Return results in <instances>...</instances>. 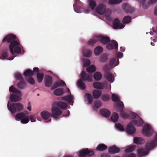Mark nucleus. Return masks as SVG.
I'll list each match as a JSON object with an SVG mask.
<instances>
[{"mask_svg":"<svg viewBox=\"0 0 157 157\" xmlns=\"http://www.w3.org/2000/svg\"><path fill=\"white\" fill-rule=\"evenodd\" d=\"M10 43L9 48L10 53L13 55L15 53L19 54L21 53V48L23 47L20 44L19 40L16 36L13 34H9L3 39L2 43Z\"/></svg>","mask_w":157,"mask_h":157,"instance_id":"1","label":"nucleus"},{"mask_svg":"<svg viewBox=\"0 0 157 157\" xmlns=\"http://www.w3.org/2000/svg\"><path fill=\"white\" fill-rule=\"evenodd\" d=\"M157 145V134L154 137L153 140L148 141L146 144V148H140L137 150L138 155L139 157H141L148 154L150 150Z\"/></svg>","mask_w":157,"mask_h":157,"instance_id":"2","label":"nucleus"},{"mask_svg":"<svg viewBox=\"0 0 157 157\" xmlns=\"http://www.w3.org/2000/svg\"><path fill=\"white\" fill-rule=\"evenodd\" d=\"M80 79L78 80L77 82V85L78 87L82 90H84L86 88V85L83 81H87L89 82L92 81V75L86 73L84 71H83L81 75Z\"/></svg>","mask_w":157,"mask_h":157,"instance_id":"3","label":"nucleus"},{"mask_svg":"<svg viewBox=\"0 0 157 157\" xmlns=\"http://www.w3.org/2000/svg\"><path fill=\"white\" fill-rule=\"evenodd\" d=\"M144 123L142 119L140 118L139 120H134L130 122L127 125L126 131L127 133L129 134H133L135 133L136 129L133 124L137 126H141Z\"/></svg>","mask_w":157,"mask_h":157,"instance_id":"4","label":"nucleus"},{"mask_svg":"<svg viewBox=\"0 0 157 157\" xmlns=\"http://www.w3.org/2000/svg\"><path fill=\"white\" fill-rule=\"evenodd\" d=\"M7 106L8 109L12 113H14L16 111H21L23 109V105L20 103H13L9 105V103L8 102Z\"/></svg>","mask_w":157,"mask_h":157,"instance_id":"5","label":"nucleus"},{"mask_svg":"<svg viewBox=\"0 0 157 157\" xmlns=\"http://www.w3.org/2000/svg\"><path fill=\"white\" fill-rule=\"evenodd\" d=\"M152 132L153 130L149 124L144 125L142 130V133L144 135L149 136L152 135Z\"/></svg>","mask_w":157,"mask_h":157,"instance_id":"6","label":"nucleus"},{"mask_svg":"<svg viewBox=\"0 0 157 157\" xmlns=\"http://www.w3.org/2000/svg\"><path fill=\"white\" fill-rule=\"evenodd\" d=\"M82 3L79 0H75V3L73 5L75 11L77 13H81L80 9L82 7Z\"/></svg>","mask_w":157,"mask_h":157,"instance_id":"7","label":"nucleus"},{"mask_svg":"<svg viewBox=\"0 0 157 157\" xmlns=\"http://www.w3.org/2000/svg\"><path fill=\"white\" fill-rule=\"evenodd\" d=\"M139 2L140 5H141L143 8L144 9H147L151 4L155 3L157 1V0H149L147 3H146V0H138Z\"/></svg>","mask_w":157,"mask_h":157,"instance_id":"8","label":"nucleus"},{"mask_svg":"<svg viewBox=\"0 0 157 157\" xmlns=\"http://www.w3.org/2000/svg\"><path fill=\"white\" fill-rule=\"evenodd\" d=\"M51 111L52 113V116L54 117L56 119L58 118V116L60 115L62 113L60 109L55 106L52 107Z\"/></svg>","mask_w":157,"mask_h":157,"instance_id":"9","label":"nucleus"},{"mask_svg":"<svg viewBox=\"0 0 157 157\" xmlns=\"http://www.w3.org/2000/svg\"><path fill=\"white\" fill-rule=\"evenodd\" d=\"M94 152L93 151L90 150L88 148L83 149L79 151V155L81 157L85 155L90 156L93 155Z\"/></svg>","mask_w":157,"mask_h":157,"instance_id":"10","label":"nucleus"},{"mask_svg":"<svg viewBox=\"0 0 157 157\" xmlns=\"http://www.w3.org/2000/svg\"><path fill=\"white\" fill-rule=\"evenodd\" d=\"M124 26L117 18H115L113 21V27L115 29H123Z\"/></svg>","mask_w":157,"mask_h":157,"instance_id":"11","label":"nucleus"},{"mask_svg":"<svg viewBox=\"0 0 157 157\" xmlns=\"http://www.w3.org/2000/svg\"><path fill=\"white\" fill-rule=\"evenodd\" d=\"M106 6L105 4L101 3L98 5L97 7L96 12L100 15L103 14L105 12Z\"/></svg>","mask_w":157,"mask_h":157,"instance_id":"12","label":"nucleus"},{"mask_svg":"<svg viewBox=\"0 0 157 157\" xmlns=\"http://www.w3.org/2000/svg\"><path fill=\"white\" fill-rule=\"evenodd\" d=\"M118 44L117 42L114 40H112L111 42L106 46V48L109 50L114 49L117 50Z\"/></svg>","mask_w":157,"mask_h":157,"instance_id":"13","label":"nucleus"},{"mask_svg":"<svg viewBox=\"0 0 157 157\" xmlns=\"http://www.w3.org/2000/svg\"><path fill=\"white\" fill-rule=\"evenodd\" d=\"M45 85L46 87H50L52 83V78L49 75H46L45 77Z\"/></svg>","mask_w":157,"mask_h":157,"instance_id":"14","label":"nucleus"},{"mask_svg":"<svg viewBox=\"0 0 157 157\" xmlns=\"http://www.w3.org/2000/svg\"><path fill=\"white\" fill-rule=\"evenodd\" d=\"M97 38L100 40L101 43L103 45L108 44L110 41L109 38L108 36H99Z\"/></svg>","mask_w":157,"mask_h":157,"instance_id":"15","label":"nucleus"},{"mask_svg":"<svg viewBox=\"0 0 157 157\" xmlns=\"http://www.w3.org/2000/svg\"><path fill=\"white\" fill-rule=\"evenodd\" d=\"M120 151V149L115 145L110 147L108 150L109 152L112 154L118 153Z\"/></svg>","mask_w":157,"mask_h":157,"instance_id":"16","label":"nucleus"},{"mask_svg":"<svg viewBox=\"0 0 157 157\" xmlns=\"http://www.w3.org/2000/svg\"><path fill=\"white\" fill-rule=\"evenodd\" d=\"M65 85H66V84L65 82L63 80H61L60 81H56L51 87V90H53L59 86H63Z\"/></svg>","mask_w":157,"mask_h":157,"instance_id":"17","label":"nucleus"},{"mask_svg":"<svg viewBox=\"0 0 157 157\" xmlns=\"http://www.w3.org/2000/svg\"><path fill=\"white\" fill-rule=\"evenodd\" d=\"M73 99V96L71 94L68 95L64 97H62L61 99L63 100L68 101L69 104H71L73 105V101L72 100Z\"/></svg>","mask_w":157,"mask_h":157,"instance_id":"18","label":"nucleus"},{"mask_svg":"<svg viewBox=\"0 0 157 157\" xmlns=\"http://www.w3.org/2000/svg\"><path fill=\"white\" fill-rule=\"evenodd\" d=\"M115 107L116 111L118 112H120L122 111L124 108L123 102L121 101L117 102Z\"/></svg>","mask_w":157,"mask_h":157,"instance_id":"19","label":"nucleus"},{"mask_svg":"<svg viewBox=\"0 0 157 157\" xmlns=\"http://www.w3.org/2000/svg\"><path fill=\"white\" fill-rule=\"evenodd\" d=\"M100 112L101 114L104 117H108L110 114V111L108 109H100Z\"/></svg>","mask_w":157,"mask_h":157,"instance_id":"20","label":"nucleus"},{"mask_svg":"<svg viewBox=\"0 0 157 157\" xmlns=\"http://www.w3.org/2000/svg\"><path fill=\"white\" fill-rule=\"evenodd\" d=\"M56 105L62 109H65L67 107V104L65 102L61 101L55 103Z\"/></svg>","mask_w":157,"mask_h":157,"instance_id":"21","label":"nucleus"},{"mask_svg":"<svg viewBox=\"0 0 157 157\" xmlns=\"http://www.w3.org/2000/svg\"><path fill=\"white\" fill-rule=\"evenodd\" d=\"M123 8L125 11L127 13H132L134 10V8L131 7L127 4H124Z\"/></svg>","mask_w":157,"mask_h":157,"instance_id":"22","label":"nucleus"},{"mask_svg":"<svg viewBox=\"0 0 157 157\" xmlns=\"http://www.w3.org/2000/svg\"><path fill=\"white\" fill-rule=\"evenodd\" d=\"M104 76L106 79L110 82H112L114 80V78H113L112 74L109 72L105 73Z\"/></svg>","mask_w":157,"mask_h":157,"instance_id":"23","label":"nucleus"},{"mask_svg":"<svg viewBox=\"0 0 157 157\" xmlns=\"http://www.w3.org/2000/svg\"><path fill=\"white\" fill-rule=\"evenodd\" d=\"M101 94V92L100 90H93L92 94L94 98L95 99L98 98Z\"/></svg>","mask_w":157,"mask_h":157,"instance_id":"24","label":"nucleus"},{"mask_svg":"<svg viewBox=\"0 0 157 157\" xmlns=\"http://www.w3.org/2000/svg\"><path fill=\"white\" fill-rule=\"evenodd\" d=\"M10 101L12 102L18 101L21 99L20 97L14 94L10 95Z\"/></svg>","mask_w":157,"mask_h":157,"instance_id":"25","label":"nucleus"},{"mask_svg":"<svg viewBox=\"0 0 157 157\" xmlns=\"http://www.w3.org/2000/svg\"><path fill=\"white\" fill-rule=\"evenodd\" d=\"M108 148L107 146L103 144H99L97 147L96 149L99 151H103L106 150Z\"/></svg>","mask_w":157,"mask_h":157,"instance_id":"26","label":"nucleus"},{"mask_svg":"<svg viewBox=\"0 0 157 157\" xmlns=\"http://www.w3.org/2000/svg\"><path fill=\"white\" fill-rule=\"evenodd\" d=\"M103 49L101 46H98L96 47L94 50V53L96 56H98L100 55L103 52Z\"/></svg>","mask_w":157,"mask_h":157,"instance_id":"27","label":"nucleus"},{"mask_svg":"<svg viewBox=\"0 0 157 157\" xmlns=\"http://www.w3.org/2000/svg\"><path fill=\"white\" fill-rule=\"evenodd\" d=\"M41 115L42 117L45 120L48 119L50 116V113L47 111H44L41 113Z\"/></svg>","mask_w":157,"mask_h":157,"instance_id":"28","label":"nucleus"},{"mask_svg":"<svg viewBox=\"0 0 157 157\" xmlns=\"http://www.w3.org/2000/svg\"><path fill=\"white\" fill-rule=\"evenodd\" d=\"M93 87L97 89H103L104 88L103 85L99 82H94L93 84Z\"/></svg>","mask_w":157,"mask_h":157,"instance_id":"29","label":"nucleus"},{"mask_svg":"<svg viewBox=\"0 0 157 157\" xmlns=\"http://www.w3.org/2000/svg\"><path fill=\"white\" fill-rule=\"evenodd\" d=\"M54 94L57 96H61L64 93L63 88H58L55 90L54 91Z\"/></svg>","mask_w":157,"mask_h":157,"instance_id":"30","label":"nucleus"},{"mask_svg":"<svg viewBox=\"0 0 157 157\" xmlns=\"http://www.w3.org/2000/svg\"><path fill=\"white\" fill-rule=\"evenodd\" d=\"M33 72L29 69H27L24 72L23 75L26 77H30L33 75Z\"/></svg>","mask_w":157,"mask_h":157,"instance_id":"31","label":"nucleus"},{"mask_svg":"<svg viewBox=\"0 0 157 157\" xmlns=\"http://www.w3.org/2000/svg\"><path fill=\"white\" fill-rule=\"evenodd\" d=\"M25 116V114L23 112H20L16 115L15 118L16 120L19 121L20 119H22Z\"/></svg>","mask_w":157,"mask_h":157,"instance_id":"32","label":"nucleus"},{"mask_svg":"<svg viewBox=\"0 0 157 157\" xmlns=\"http://www.w3.org/2000/svg\"><path fill=\"white\" fill-rule=\"evenodd\" d=\"M9 90L10 92L16 94H19L21 93L20 91L14 88L13 85L11 86L10 87Z\"/></svg>","mask_w":157,"mask_h":157,"instance_id":"33","label":"nucleus"},{"mask_svg":"<svg viewBox=\"0 0 157 157\" xmlns=\"http://www.w3.org/2000/svg\"><path fill=\"white\" fill-rule=\"evenodd\" d=\"M143 139L140 137H135L134 138V142L137 144H142L144 142Z\"/></svg>","mask_w":157,"mask_h":157,"instance_id":"34","label":"nucleus"},{"mask_svg":"<svg viewBox=\"0 0 157 157\" xmlns=\"http://www.w3.org/2000/svg\"><path fill=\"white\" fill-rule=\"evenodd\" d=\"M112 121L113 122H117L119 118V115L117 113L115 112L113 113L111 117Z\"/></svg>","mask_w":157,"mask_h":157,"instance_id":"35","label":"nucleus"},{"mask_svg":"<svg viewBox=\"0 0 157 157\" xmlns=\"http://www.w3.org/2000/svg\"><path fill=\"white\" fill-rule=\"evenodd\" d=\"M25 86L26 84L24 79V80H22L20 81L17 84V87L19 89H23L25 88Z\"/></svg>","mask_w":157,"mask_h":157,"instance_id":"36","label":"nucleus"},{"mask_svg":"<svg viewBox=\"0 0 157 157\" xmlns=\"http://www.w3.org/2000/svg\"><path fill=\"white\" fill-rule=\"evenodd\" d=\"M94 77L95 80L99 81L101 79L102 75L100 72H97L94 73Z\"/></svg>","mask_w":157,"mask_h":157,"instance_id":"37","label":"nucleus"},{"mask_svg":"<svg viewBox=\"0 0 157 157\" xmlns=\"http://www.w3.org/2000/svg\"><path fill=\"white\" fill-rule=\"evenodd\" d=\"M85 97L87 98L89 104H91L92 103L93 98L91 94L86 93L85 95Z\"/></svg>","mask_w":157,"mask_h":157,"instance_id":"38","label":"nucleus"},{"mask_svg":"<svg viewBox=\"0 0 157 157\" xmlns=\"http://www.w3.org/2000/svg\"><path fill=\"white\" fill-rule=\"evenodd\" d=\"M89 4L90 8L92 10H94L97 5L96 2L94 0H89Z\"/></svg>","mask_w":157,"mask_h":157,"instance_id":"39","label":"nucleus"},{"mask_svg":"<svg viewBox=\"0 0 157 157\" xmlns=\"http://www.w3.org/2000/svg\"><path fill=\"white\" fill-rule=\"evenodd\" d=\"M43 73H37L36 74V78L37 81L39 83L42 82L44 77Z\"/></svg>","mask_w":157,"mask_h":157,"instance_id":"40","label":"nucleus"},{"mask_svg":"<svg viewBox=\"0 0 157 157\" xmlns=\"http://www.w3.org/2000/svg\"><path fill=\"white\" fill-rule=\"evenodd\" d=\"M131 17L129 16H125L122 20V22L123 23L127 24L130 23L131 21Z\"/></svg>","mask_w":157,"mask_h":157,"instance_id":"41","label":"nucleus"},{"mask_svg":"<svg viewBox=\"0 0 157 157\" xmlns=\"http://www.w3.org/2000/svg\"><path fill=\"white\" fill-rule=\"evenodd\" d=\"M86 70L89 73L94 72L96 71V67L94 65H91L90 67H87Z\"/></svg>","mask_w":157,"mask_h":157,"instance_id":"42","label":"nucleus"},{"mask_svg":"<svg viewBox=\"0 0 157 157\" xmlns=\"http://www.w3.org/2000/svg\"><path fill=\"white\" fill-rule=\"evenodd\" d=\"M122 2V0H109L108 4L110 5H115L118 4Z\"/></svg>","mask_w":157,"mask_h":157,"instance_id":"43","label":"nucleus"},{"mask_svg":"<svg viewBox=\"0 0 157 157\" xmlns=\"http://www.w3.org/2000/svg\"><path fill=\"white\" fill-rule=\"evenodd\" d=\"M121 117L124 119H126L129 118V114L124 112L123 110L120 112Z\"/></svg>","mask_w":157,"mask_h":157,"instance_id":"44","label":"nucleus"},{"mask_svg":"<svg viewBox=\"0 0 157 157\" xmlns=\"http://www.w3.org/2000/svg\"><path fill=\"white\" fill-rule=\"evenodd\" d=\"M108 58V55L106 53H105L101 56L100 58V61L101 62H105L107 60Z\"/></svg>","mask_w":157,"mask_h":157,"instance_id":"45","label":"nucleus"},{"mask_svg":"<svg viewBox=\"0 0 157 157\" xmlns=\"http://www.w3.org/2000/svg\"><path fill=\"white\" fill-rule=\"evenodd\" d=\"M92 54V51L90 50H87L83 52V56L86 57H90Z\"/></svg>","mask_w":157,"mask_h":157,"instance_id":"46","label":"nucleus"},{"mask_svg":"<svg viewBox=\"0 0 157 157\" xmlns=\"http://www.w3.org/2000/svg\"><path fill=\"white\" fill-rule=\"evenodd\" d=\"M136 148V146L134 145L130 146L124 150V151L125 152L128 153L134 151Z\"/></svg>","mask_w":157,"mask_h":157,"instance_id":"47","label":"nucleus"},{"mask_svg":"<svg viewBox=\"0 0 157 157\" xmlns=\"http://www.w3.org/2000/svg\"><path fill=\"white\" fill-rule=\"evenodd\" d=\"M25 79L30 84L32 85L35 84V81L32 77H26Z\"/></svg>","mask_w":157,"mask_h":157,"instance_id":"48","label":"nucleus"},{"mask_svg":"<svg viewBox=\"0 0 157 157\" xmlns=\"http://www.w3.org/2000/svg\"><path fill=\"white\" fill-rule=\"evenodd\" d=\"M112 68V66H110L109 65L106 64L103 67V69L105 71V73L109 72Z\"/></svg>","mask_w":157,"mask_h":157,"instance_id":"49","label":"nucleus"},{"mask_svg":"<svg viewBox=\"0 0 157 157\" xmlns=\"http://www.w3.org/2000/svg\"><path fill=\"white\" fill-rule=\"evenodd\" d=\"M112 100L114 102H119L121 101L119 97L114 94H112Z\"/></svg>","mask_w":157,"mask_h":157,"instance_id":"50","label":"nucleus"},{"mask_svg":"<svg viewBox=\"0 0 157 157\" xmlns=\"http://www.w3.org/2000/svg\"><path fill=\"white\" fill-rule=\"evenodd\" d=\"M101 99L103 101H107L110 99V97L109 95L105 94L102 95Z\"/></svg>","mask_w":157,"mask_h":157,"instance_id":"51","label":"nucleus"},{"mask_svg":"<svg viewBox=\"0 0 157 157\" xmlns=\"http://www.w3.org/2000/svg\"><path fill=\"white\" fill-rule=\"evenodd\" d=\"M15 77L17 79H19L21 80H24L22 75L19 72H17L15 74Z\"/></svg>","mask_w":157,"mask_h":157,"instance_id":"52","label":"nucleus"},{"mask_svg":"<svg viewBox=\"0 0 157 157\" xmlns=\"http://www.w3.org/2000/svg\"><path fill=\"white\" fill-rule=\"evenodd\" d=\"M98 41V40L96 39H91L88 42V44L91 46H93Z\"/></svg>","mask_w":157,"mask_h":157,"instance_id":"53","label":"nucleus"},{"mask_svg":"<svg viewBox=\"0 0 157 157\" xmlns=\"http://www.w3.org/2000/svg\"><path fill=\"white\" fill-rule=\"evenodd\" d=\"M29 120L28 116H25L21 120V122L24 124L27 123Z\"/></svg>","mask_w":157,"mask_h":157,"instance_id":"54","label":"nucleus"},{"mask_svg":"<svg viewBox=\"0 0 157 157\" xmlns=\"http://www.w3.org/2000/svg\"><path fill=\"white\" fill-rule=\"evenodd\" d=\"M101 102L99 101H96L94 102V106L98 109L101 107Z\"/></svg>","mask_w":157,"mask_h":157,"instance_id":"55","label":"nucleus"},{"mask_svg":"<svg viewBox=\"0 0 157 157\" xmlns=\"http://www.w3.org/2000/svg\"><path fill=\"white\" fill-rule=\"evenodd\" d=\"M116 126L117 128L121 131H124V128L123 126L119 123L116 124Z\"/></svg>","mask_w":157,"mask_h":157,"instance_id":"56","label":"nucleus"},{"mask_svg":"<svg viewBox=\"0 0 157 157\" xmlns=\"http://www.w3.org/2000/svg\"><path fill=\"white\" fill-rule=\"evenodd\" d=\"M90 64V61L87 59H85L84 61V66L85 67H87Z\"/></svg>","mask_w":157,"mask_h":157,"instance_id":"57","label":"nucleus"},{"mask_svg":"<svg viewBox=\"0 0 157 157\" xmlns=\"http://www.w3.org/2000/svg\"><path fill=\"white\" fill-rule=\"evenodd\" d=\"M116 61V59L115 58H113L111 59L109 62V64L110 66L112 67L113 66L115 63Z\"/></svg>","mask_w":157,"mask_h":157,"instance_id":"58","label":"nucleus"},{"mask_svg":"<svg viewBox=\"0 0 157 157\" xmlns=\"http://www.w3.org/2000/svg\"><path fill=\"white\" fill-rule=\"evenodd\" d=\"M136 155L133 153H131L129 154H124L123 155L122 157H136Z\"/></svg>","mask_w":157,"mask_h":157,"instance_id":"59","label":"nucleus"},{"mask_svg":"<svg viewBox=\"0 0 157 157\" xmlns=\"http://www.w3.org/2000/svg\"><path fill=\"white\" fill-rule=\"evenodd\" d=\"M8 56V53L7 52H2V57L3 59H5Z\"/></svg>","mask_w":157,"mask_h":157,"instance_id":"60","label":"nucleus"},{"mask_svg":"<svg viewBox=\"0 0 157 157\" xmlns=\"http://www.w3.org/2000/svg\"><path fill=\"white\" fill-rule=\"evenodd\" d=\"M129 118H131L132 119H135L136 117V114L135 113H132L129 114Z\"/></svg>","mask_w":157,"mask_h":157,"instance_id":"61","label":"nucleus"},{"mask_svg":"<svg viewBox=\"0 0 157 157\" xmlns=\"http://www.w3.org/2000/svg\"><path fill=\"white\" fill-rule=\"evenodd\" d=\"M29 118L31 120V122H34L36 121V119L34 118V116L33 115H30Z\"/></svg>","mask_w":157,"mask_h":157,"instance_id":"62","label":"nucleus"},{"mask_svg":"<svg viewBox=\"0 0 157 157\" xmlns=\"http://www.w3.org/2000/svg\"><path fill=\"white\" fill-rule=\"evenodd\" d=\"M123 56V53L121 52H119L117 54V56L119 58H122V57Z\"/></svg>","mask_w":157,"mask_h":157,"instance_id":"63","label":"nucleus"},{"mask_svg":"<svg viewBox=\"0 0 157 157\" xmlns=\"http://www.w3.org/2000/svg\"><path fill=\"white\" fill-rule=\"evenodd\" d=\"M101 157H111V156L108 154H103L101 155Z\"/></svg>","mask_w":157,"mask_h":157,"instance_id":"64","label":"nucleus"}]
</instances>
